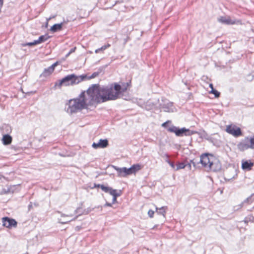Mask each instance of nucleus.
Returning a JSON list of instances; mask_svg holds the SVG:
<instances>
[{"instance_id": "nucleus-1", "label": "nucleus", "mask_w": 254, "mask_h": 254, "mask_svg": "<svg viewBox=\"0 0 254 254\" xmlns=\"http://www.w3.org/2000/svg\"><path fill=\"white\" fill-rule=\"evenodd\" d=\"M104 97L100 85L92 84L86 91H82L77 98L68 101L66 112L72 114L78 111L87 109L89 106H94L95 108L98 104L106 102Z\"/></svg>"}, {"instance_id": "nucleus-2", "label": "nucleus", "mask_w": 254, "mask_h": 254, "mask_svg": "<svg viewBox=\"0 0 254 254\" xmlns=\"http://www.w3.org/2000/svg\"><path fill=\"white\" fill-rule=\"evenodd\" d=\"M130 84L131 80L126 83H122V84L114 82L108 86H101V91L106 102L115 100L120 97L121 94L126 91Z\"/></svg>"}, {"instance_id": "nucleus-3", "label": "nucleus", "mask_w": 254, "mask_h": 254, "mask_svg": "<svg viewBox=\"0 0 254 254\" xmlns=\"http://www.w3.org/2000/svg\"><path fill=\"white\" fill-rule=\"evenodd\" d=\"M171 123L172 121L171 120H167L165 122L163 123L161 125V126L166 129L168 132L174 133L177 137L184 136V127L180 128L179 127L175 126L173 125H171L169 126V124H171Z\"/></svg>"}, {"instance_id": "nucleus-4", "label": "nucleus", "mask_w": 254, "mask_h": 254, "mask_svg": "<svg viewBox=\"0 0 254 254\" xmlns=\"http://www.w3.org/2000/svg\"><path fill=\"white\" fill-rule=\"evenodd\" d=\"M75 84V80L74 79V74L67 75L62 79L58 80L55 82L54 88L58 87L61 88L62 86L73 85Z\"/></svg>"}, {"instance_id": "nucleus-5", "label": "nucleus", "mask_w": 254, "mask_h": 254, "mask_svg": "<svg viewBox=\"0 0 254 254\" xmlns=\"http://www.w3.org/2000/svg\"><path fill=\"white\" fill-rule=\"evenodd\" d=\"M226 131L234 137H238L243 135L242 131L240 127L235 125H229L227 127Z\"/></svg>"}, {"instance_id": "nucleus-6", "label": "nucleus", "mask_w": 254, "mask_h": 254, "mask_svg": "<svg viewBox=\"0 0 254 254\" xmlns=\"http://www.w3.org/2000/svg\"><path fill=\"white\" fill-rule=\"evenodd\" d=\"M208 167L210 170L217 172L221 170L222 165L218 159L214 158L211 161L209 164H208Z\"/></svg>"}, {"instance_id": "nucleus-7", "label": "nucleus", "mask_w": 254, "mask_h": 254, "mask_svg": "<svg viewBox=\"0 0 254 254\" xmlns=\"http://www.w3.org/2000/svg\"><path fill=\"white\" fill-rule=\"evenodd\" d=\"M209 156H210L212 157H214L213 155L208 153H203L201 154L200 156L199 162H200V164H201L202 166L204 167H207L208 164H209V163L211 161L209 157Z\"/></svg>"}, {"instance_id": "nucleus-8", "label": "nucleus", "mask_w": 254, "mask_h": 254, "mask_svg": "<svg viewBox=\"0 0 254 254\" xmlns=\"http://www.w3.org/2000/svg\"><path fill=\"white\" fill-rule=\"evenodd\" d=\"M2 225L8 228H11L12 227H16L17 225L16 221L12 218H9L8 217H4L2 219Z\"/></svg>"}, {"instance_id": "nucleus-9", "label": "nucleus", "mask_w": 254, "mask_h": 254, "mask_svg": "<svg viewBox=\"0 0 254 254\" xmlns=\"http://www.w3.org/2000/svg\"><path fill=\"white\" fill-rule=\"evenodd\" d=\"M238 149L241 151H244L248 149H251L249 141V137H246L242 141L237 144Z\"/></svg>"}, {"instance_id": "nucleus-10", "label": "nucleus", "mask_w": 254, "mask_h": 254, "mask_svg": "<svg viewBox=\"0 0 254 254\" xmlns=\"http://www.w3.org/2000/svg\"><path fill=\"white\" fill-rule=\"evenodd\" d=\"M94 209V208H91L90 207L84 209L81 207H78L74 211V213L77 214L78 215L74 218V219H76L78 216L82 215H87Z\"/></svg>"}, {"instance_id": "nucleus-11", "label": "nucleus", "mask_w": 254, "mask_h": 254, "mask_svg": "<svg viewBox=\"0 0 254 254\" xmlns=\"http://www.w3.org/2000/svg\"><path fill=\"white\" fill-rule=\"evenodd\" d=\"M109 145V141L107 139H100L97 143L93 142L92 146L94 149L104 148Z\"/></svg>"}, {"instance_id": "nucleus-12", "label": "nucleus", "mask_w": 254, "mask_h": 254, "mask_svg": "<svg viewBox=\"0 0 254 254\" xmlns=\"http://www.w3.org/2000/svg\"><path fill=\"white\" fill-rule=\"evenodd\" d=\"M107 193L113 196L112 201V203L113 204L117 202V197L121 196L122 194V191L121 190L118 191L117 190L113 189L112 188L110 189Z\"/></svg>"}, {"instance_id": "nucleus-13", "label": "nucleus", "mask_w": 254, "mask_h": 254, "mask_svg": "<svg viewBox=\"0 0 254 254\" xmlns=\"http://www.w3.org/2000/svg\"><path fill=\"white\" fill-rule=\"evenodd\" d=\"M161 108L164 112H173V103L171 102H167L163 105H161Z\"/></svg>"}, {"instance_id": "nucleus-14", "label": "nucleus", "mask_w": 254, "mask_h": 254, "mask_svg": "<svg viewBox=\"0 0 254 254\" xmlns=\"http://www.w3.org/2000/svg\"><path fill=\"white\" fill-rule=\"evenodd\" d=\"M254 201V193L251 194L249 197H248L247 198H246L245 200H244L243 202H242L240 205L238 206H236L234 207V209L235 210H238L239 209L241 208L243 205L246 203H248V204H251Z\"/></svg>"}, {"instance_id": "nucleus-15", "label": "nucleus", "mask_w": 254, "mask_h": 254, "mask_svg": "<svg viewBox=\"0 0 254 254\" xmlns=\"http://www.w3.org/2000/svg\"><path fill=\"white\" fill-rule=\"evenodd\" d=\"M254 201V193L251 194L249 197H248L247 198H246L245 200H244L243 202H242L240 205L238 206H236L234 207V209L235 210H238L239 209L241 208L243 205L246 203H248V204H251Z\"/></svg>"}, {"instance_id": "nucleus-16", "label": "nucleus", "mask_w": 254, "mask_h": 254, "mask_svg": "<svg viewBox=\"0 0 254 254\" xmlns=\"http://www.w3.org/2000/svg\"><path fill=\"white\" fill-rule=\"evenodd\" d=\"M218 21L221 23L226 25H232L235 23V21L232 20L230 17L226 16H220L218 18Z\"/></svg>"}, {"instance_id": "nucleus-17", "label": "nucleus", "mask_w": 254, "mask_h": 254, "mask_svg": "<svg viewBox=\"0 0 254 254\" xmlns=\"http://www.w3.org/2000/svg\"><path fill=\"white\" fill-rule=\"evenodd\" d=\"M114 167L117 171L118 176L125 177L127 176V167L119 168L117 166H114Z\"/></svg>"}, {"instance_id": "nucleus-18", "label": "nucleus", "mask_w": 254, "mask_h": 254, "mask_svg": "<svg viewBox=\"0 0 254 254\" xmlns=\"http://www.w3.org/2000/svg\"><path fill=\"white\" fill-rule=\"evenodd\" d=\"M254 164L250 160L243 161L242 163V168L244 170H251Z\"/></svg>"}, {"instance_id": "nucleus-19", "label": "nucleus", "mask_w": 254, "mask_h": 254, "mask_svg": "<svg viewBox=\"0 0 254 254\" xmlns=\"http://www.w3.org/2000/svg\"><path fill=\"white\" fill-rule=\"evenodd\" d=\"M12 141V137L9 134H3L1 138V141L4 145H9Z\"/></svg>"}, {"instance_id": "nucleus-20", "label": "nucleus", "mask_w": 254, "mask_h": 254, "mask_svg": "<svg viewBox=\"0 0 254 254\" xmlns=\"http://www.w3.org/2000/svg\"><path fill=\"white\" fill-rule=\"evenodd\" d=\"M63 24L64 22L55 24L51 27L50 30L53 33H55L56 32L61 31L63 28Z\"/></svg>"}, {"instance_id": "nucleus-21", "label": "nucleus", "mask_w": 254, "mask_h": 254, "mask_svg": "<svg viewBox=\"0 0 254 254\" xmlns=\"http://www.w3.org/2000/svg\"><path fill=\"white\" fill-rule=\"evenodd\" d=\"M54 71V69L52 67L49 66L48 68H45L43 72L41 74V77H46L50 75Z\"/></svg>"}, {"instance_id": "nucleus-22", "label": "nucleus", "mask_w": 254, "mask_h": 254, "mask_svg": "<svg viewBox=\"0 0 254 254\" xmlns=\"http://www.w3.org/2000/svg\"><path fill=\"white\" fill-rule=\"evenodd\" d=\"M88 77L86 74H82L77 76L74 74V79L75 80V84H77L80 82L88 79Z\"/></svg>"}, {"instance_id": "nucleus-23", "label": "nucleus", "mask_w": 254, "mask_h": 254, "mask_svg": "<svg viewBox=\"0 0 254 254\" xmlns=\"http://www.w3.org/2000/svg\"><path fill=\"white\" fill-rule=\"evenodd\" d=\"M93 188H100L102 191L104 192L107 193V192L110 190L111 187L109 186H105L103 184H97L96 183H94Z\"/></svg>"}, {"instance_id": "nucleus-24", "label": "nucleus", "mask_w": 254, "mask_h": 254, "mask_svg": "<svg viewBox=\"0 0 254 254\" xmlns=\"http://www.w3.org/2000/svg\"><path fill=\"white\" fill-rule=\"evenodd\" d=\"M194 134H200V132L195 130H191L184 127V136H190Z\"/></svg>"}, {"instance_id": "nucleus-25", "label": "nucleus", "mask_w": 254, "mask_h": 254, "mask_svg": "<svg viewBox=\"0 0 254 254\" xmlns=\"http://www.w3.org/2000/svg\"><path fill=\"white\" fill-rule=\"evenodd\" d=\"M165 208H167V207L162 206L160 208H158L156 207V212L158 214L162 215L163 216H165V214L166 213Z\"/></svg>"}, {"instance_id": "nucleus-26", "label": "nucleus", "mask_w": 254, "mask_h": 254, "mask_svg": "<svg viewBox=\"0 0 254 254\" xmlns=\"http://www.w3.org/2000/svg\"><path fill=\"white\" fill-rule=\"evenodd\" d=\"M51 36H49L48 34H45L43 35H41L39 37V40L40 41V43H42L46 41H47L49 39H50Z\"/></svg>"}, {"instance_id": "nucleus-27", "label": "nucleus", "mask_w": 254, "mask_h": 254, "mask_svg": "<svg viewBox=\"0 0 254 254\" xmlns=\"http://www.w3.org/2000/svg\"><path fill=\"white\" fill-rule=\"evenodd\" d=\"M190 163L191 165H193V167L195 169L199 168V164H200V162H199L198 159H192L190 160Z\"/></svg>"}, {"instance_id": "nucleus-28", "label": "nucleus", "mask_w": 254, "mask_h": 254, "mask_svg": "<svg viewBox=\"0 0 254 254\" xmlns=\"http://www.w3.org/2000/svg\"><path fill=\"white\" fill-rule=\"evenodd\" d=\"M186 166V161L182 162H178L177 164V167L175 168L176 170H178L181 169H184Z\"/></svg>"}, {"instance_id": "nucleus-29", "label": "nucleus", "mask_w": 254, "mask_h": 254, "mask_svg": "<svg viewBox=\"0 0 254 254\" xmlns=\"http://www.w3.org/2000/svg\"><path fill=\"white\" fill-rule=\"evenodd\" d=\"M110 46H111V45L110 44H107V45H105L102 46L101 48L96 49L95 51V52L96 53H98L101 51H103L105 50L106 49H107L108 48L110 47Z\"/></svg>"}, {"instance_id": "nucleus-30", "label": "nucleus", "mask_w": 254, "mask_h": 254, "mask_svg": "<svg viewBox=\"0 0 254 254\" xmlns=\"http://www.w3.org/2000/svg\"><path fill=\"white\" fill-rule=\"evenodd\" d=\"M131 168L133 173H135L137 171L141 169V166L138 164H133L131 166Z\"/></svg>"}, {"instance_id": "nucleus-31", "label": "nucleus", "mask_w": 254, "mask_h": 254, "mask_svg": "<svg viewBox=\"0 0 254 254\" xmlns=\"http://www.w3.org/2000/svg\"><path fill=\"white\" fill-rule=\"evenodd\" d=\"M210 93L213 94L215 98H218L220 96V93L214 88H212L209 92Z\"/></svg>"}, {"instance_id": "nucleus-32", "label": "nucleus", "mask_w": 254, "mask_h": 254, "mask_svg": "<svg viewBox=\"0 0 254 254\" xmlns=\"http://www.w3.org/2000/svg\"><path fill=\"white\" fill-rule=\"evenodd\" d=\"M249 141L250 143L251 149H254V135L250 137H249Z\"/></svg>"}, {"instance_id": "nucleus-33", "label": "nucleus", "mask_w": 254, "mask_h": 254, "mask_svg": "<svg viewBox=\"0 0 254 254\" xmlns=\"http://www.w3.org/2000/svg\"><path fill=\"white\" fill-rule=\"evenodd\" d=\"M200 137L201 138H205L207 139H208L207 137L208 136V134L205 130H203L202 132H200V134H198Z\"/></svg>"}, {"instance_id": "nucleus-34", "label": "nucleus", "mask_w": 254, "mask_h": 254, "mask_svg": "<svg viewBox=\"0 0 254 254\" xmlns=\"http://www.w3.org/2000/svg\"><path fill=\"white\" fill-rule=\"evenodd\" d=\"M100 73V71H97V72H93L91 74V76L88 77V79H92V78H95L96 77H97L99 74Z\"/></svg>"}, {"instance_id": "nucleus-35", "label": "nucleus", "mask_w": 254, "mask_h": 254, "mask_svg": "<svg viewBox=\"0 0 254 254\" xmlns=\"http://www.w3.org/2000/svg\"><path fill=\"white\" fill-rule=\"evenodd\" d=\"M76 50V47H74L73 48H71L70 51L68 52V53L65 55V58H67L71 53L75 52Z\"/></svg>"}, {"instance_id": "nucleus-36", "label": "nucleus", "mask_w": 254, "mask_h": 254, "mask_svg": "<svg viewBox=\"0 0 254 254\" xmlns=\"http://www.w3.org/2000/svg\"><path fill=\"white\" fill-rule=\"evenodd\" d=\"M166 162L170 165L172 168L175 169V164L173 162L170 161L169 159L167 160Z\"/></svg>"}, {"instance_id": "nucleus-37", "label": "nucleus", "mask_w": 254, "mask_h": 254, "mask_svg": "<svg viewBox=\"0 0 254 254\" xmlns=\"http://www.w3.org/2000/svg\"><path fill=\"white\" fill-rule=\"evenodd\" d=\"M153 106H154V104L151 105V104L149 102H147L145 106V108L147 110H149L152 108Z\"/></svg>"}, {"instance_id": "nucleus-38", "label": "nucleus", "mask_w": 254, "mask_h": 254, "mask_svg": "<svg viewBox=\"0 0 254 254\" xmlns=\"http://www.w3.org/2000/svg\"><path fill=\"white\" fill-rule=\"evenodd\" d=\"M21 46L22 47H26V46H33V42H27V43H22L21 44Z\"/></svg>"}, {"instance_id": "nucleus-39", "label": "nucleus", "mask_w": 254, "mask_h": 254, "mask_svg": "<svg viewBox=\"0 0 254 254\" xmlns=\"http://www.w3.org/2000/svg\"><path fill=\"white\" fill-rule=\"evenodd\" d=\"M253 79H254V75H253L251 74H248L247 76V80L248 81H251L253 80Z\"/></svg>"}, {"instance_id": "nucleus-40", "label": "nucleus", "mask_w": 254, "mask_h": 254, "mask_svg": "<svg viewBox=\"0 0 254 254\" xmlns=\"http://www.w3.org/2000/svg\"><path fill=\"white\" fill-rule=\"evenodd\" d=\"M127 176L134 174L131 168V166L128 168H127Z\"/></svg>"}, {"instance_id": "nucleus-41", "label": "nucleus", "mask_w": 254, "mask_h": 254, "mask_svg": "<svg viewBox=\"0 0 254 254\" xmlns=\"http://www.w3.org/2000/svg\"><path fill=\"white\" fill-rule=\"evenodd\" d=\"M154 214V211L152 210H149L148 212V215L150 218H152L153 217V215Z\"/></svg>"}, {"instance_id": "nucleus-42", "label": "nucleus", "mask_w": 254, "mask_h": 254, "mask_svg": "<svg viewBox=\"0 0 254 254\" xmlns=\"http://www.w3.org/2000/svg\"><path fill=\"white\" fill-rule=\"evenodd\" d=\"M111 63V62L109 63V64H107L106 65H103L102 66H101L99 68V70H100V71L101 72L102 69H104L106 68H107L110 64Z\"/></svg>"}, {"instance_id": "nucleus-43", "label": "nucleus", "mask_w": 254, "mask_h": 254, "mask_svg": "<svg viewBox=\"0 0 254 254\" xmlns=\"http://www.w3.org/2000/svg\"><path fill=\"white\" fill-rule=\"evenodd\" d=\"M112 205H113V204L112 203V202L110 203V202L106 201L105 204L103 205V207H106L107 206L112 207Z\"/></svg>"}, {"instance_id": "nucleus-44", "label": "nucleus", "mask_w": 254, "mask_h": 254, "mask_svg": "<svg viewBox=\"0 0 254 254\" xmlns=\"http://www.w3.org/2000/svg\"><path fill=\"white\" fill-rule=\"evenodd\" d=\"M33 208V202H30L28 206V211H30Z\"/></svg>"}, {"instance_id": "nucleus-45", "label": "nucleus", "mask_w": 254, "mask_h": 254, "mask_svg": "<svg viewBox=\"0 0 254 254\" xmlns=\"http://www.w3.org/2000/svg\"><path fill=\"white\" fill-rule=\"evenodd\" d=\"M186 167H187L189 170H191V163L190 162H188L187 161H186Z\"/></svg>"}, {"instance_id": "nucleus-46", "label": "nucleus", "mask_w": 254, "mask_h": 254, "mask_svg": "<svg viewBox=\"0 0 254 254\" xmlns=\"http://www.w3.org/2000/svg\"><path fill=\"white\" fill-rule=\"evenodd\" d=\"M59 64V62H55V63H54L53 64H52L51 65V67H52V68H53L54 70H55V68L56 67V66L58 65Z\"/></svg>"}, {"instance_id": "nucleus-47", "label": "nucleus", "mask_w": 254, "mask_h": 254, "mask_svg": "<svg viewBox=\"0 0 254 254\" xmlns=\"http://www.w3.org/2000/svg\"><path fill=\"white\" fill-rule=\"evenodd\" d=\"M32 42H33V46H35V45H38L39 44H40V41H39V39H37V40H34Z\"/></svg>"}, {"instance_id": "nucleus-48", "label": "nucleus", "mask_w": 254, "mask_h": 254, "mask_svg": "<svg viewBox=\"0 0 254 254\" xmlns=\"http://www.w3.org/2000/svg\"><path fill=\"white\" fill-rule=\"evenodd\" d=\"M11 149L14 150L15 151H18L19 150V147H16L14 145H11L10 146Z\"/></svg>"}, {"instance_id": "nucleus-49", "label": "nucleus", "mask_w": 254, "mask_h": 254, "mask_svg": "<svg viewBox=\"0 0 254 254\" xmlns=\"http://www.w3.org/2000/svg\"><path fill=\"white\" fill-rule=\"evenodd\" d=\"M129 40V37L128 36H127V37L124 39V44H126Z\"/></svg>"}, {"instance_id": "nucleus-50", "label": "nucleus", "mask_w": 254, "mask_h": 254, "mask_svg": "<svg viewBox=\"0 0 254 254\" xmlns=\"http://www.w3.org/2000/svg\"><path fill=\"white\" fill-rule=\"evenodd\" d=\"M3 4V0H0V13L1 12V9Z\"/></svg>"}, {"instance_id": "nucleus-51", "label": "nucleus", "mask_w": 254, "mask_h": 254, "mask_svg": "<svg viewBox=\"0 0 254 254\" xmlns=\"http://www.w3.org/2000/svg\"><path fill=\"white\" fill-rule=\"evenodd\" d=\"M39 205V203L37 202H34L33 203V207H38Z\"/></svg>"}, {"instance_id": "nucleus-52", "label": "nucleus", "mask_w": 254, "mask_h": 254, "mask_svg": "<svg viewBox=\"0 0 254 254\" xmlns=\"http://www.w3.org/2000/svg\"><path fill=\"white\" fill-rule=\"evenodd\" d=\"M251 220V218H249V219L248 218H245V220H244V222L246 223H248L249 221H250Z\"/></svg>"}, {"instance_id": "nucleus-53", "label": "nucleus", "mask_w": 254, "mask_h": 254, "mask_svg": "<svg viewBox=\"0 0 254 254\" xmlns=\"http://www.w3.org/2000/svg\"><path fill=\"white\" fill-rule=\"evenodd\" d=\"M59 213H61V216H62V217H65V216H72V215H65V214H64V213H61V212H59Z\"/></svg>"}, {"instance_id": "nucleus-54", "label": "nucleus", "mask_w": 254, "mask_h": 254, "mask_svg": "<svg viewBox=\"0 0 254 254\" xmlns=\"http://www.w3.org/2000/svg\"><path fill=\"white\" fill-rule=\"evenodd\" d=\"M103 207V206L99 205V206H96V207H94V209H95V208H101V209L102 210V209Z\"/></svg>"}, {"instance_id": "nucleus-55", "label": "nucleus", "mask_w": 254, "mask_h": 254, "mask_svg": "<svg viewBox=\"0 0 254 254\" xmlns=\"http://www.w3.org/2000/svg\"><path fill=\"white\" fill-rule=\"evenodd\" d=\"M209 87H210L211 89H212V88H214L213 85L212 83L209 84Z\"/></svg>"}, {"instance_id": "nucleus-56", "label": "nucleus", "mask_w": 254, "mask_h": 254, "mask_svg": "<svg viewBox=\"0 0 254 254\" xmlns=\"http://www.w3.org/2000/svg\"><path fill=\"white\" fill-rule=\"evenodd\" d=\"M70 221L71 220H68V221H67L66 222H62L61 223H62V224H66V223H68V222H70Z\"/></svg>"}, {"instance_id": "nucleus-57", "label": "nucleus", "mask_w": 254, "mask_h": 254, "mask_svg": "<svg viewBox=\"0 0 254 254\" xmlns=\"http://www.w3.org/2000/svg\"><path fill=\"white\" fill-rule=\"evenodd\" d=\"M166 156H167V158L169 157V155L167 154H166Z\"/></svg>"}]
</instances>
